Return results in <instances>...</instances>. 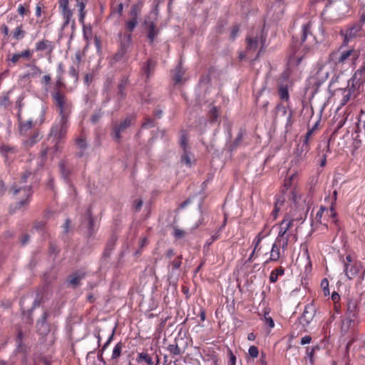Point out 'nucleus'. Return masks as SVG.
<instances>
[{"instance_id":"nucleus-1","label":"nucleus","mask_w":365,"mask_h":365,"mask_svg":"<svg viewBox=\"0 0 365 365\" xmlns=\"http://www.w3.org/2000/svg\"><path fill=\"white\" fill-rule=\"evenodd\" d=\"M317 43L316 37L311 32V23L304 24L300 38L294 36L292 38L291 58L296 60L297 64L299 65L304 55L308 53Z\"/></svg>"},{"instance_id":"nucleus-2","label":"nucleus","mask_w":365,"mask_h":365,"mask_svg":"<svg viewBox=\"0 0 365 365\" xmlns=\"http://www.w3.org/2000/svg\"><path fill=\"white\" fill-rule=\"evenodd\" d=\"M31 173L30 171H25L21 174L19 182H14L9 189V192L12 194L14 197L16 196L19 192H23L24 198L17 202L14 207L11 206L10 212L14 213L21 209H26L29 206L31 198L33 195L31 185H24L27 182L28 178L31 176Z\"/></svg>"},{"instance_id":"nucleus-3","label":"nucleus","mask_w":365,"mask_h":365,"mask_svg":"<svg viewBox=\"0 0 365 365\" xmlns=\"http://www.w3.org/2000/svg\"><path fill=\"white\" fill-rule=\"evenodd\" d=\"M359 308L356 299L347 297L346 299V312L342 321L341 330L344 332L354 328L358 324Z\"/></svg>"},{"instance_id":"nucleus-4","label":"nucleus","mask_w":365,"mask_h":365,"mask_svg":"<svg viewBox=\"0 0 365 365\" xmlns=\"http://www.w3.org/2000/svg\"><path fill=\"white\" fill-rule=\"evenodd\" d=\"M135 115H128L119 121L113 122L110 133L113 140L116 143H120L123 134L125 133L127 130L135 124Z\"/></svg>"},{"instance_id":"nucleus-5","label":"nucleus","mask_w":365,"mask_h":365,"mask_svg":"<svg viewBox=\"0 0 365 365\" xmlns=\"http://www.w3.org/2000/svg\"><path fill=\"white\" fill-rule=\"evenodd\" d=\"M51 98L60 119L69 120L73 108L71 101L64 93L56 92L54 94H51Z\"/></svg>"},{"instance_id":"nucleus-6","label":"nucleus","mask_w":365,"mask_h":365,"mask_svg":"<svg viewBox=\"0 0 365 365\" xmlns=\"http://www.w3.org/2000/svg\"><path fill=\"white\" fill-rule=\"evenodd\" d=\"M340 261L343 264L344 273L349 279H354L362 269L361 262L354 259L351 255L340 256Z\"/></svg>"},{"instance_id":"nucleus-7","label":"nucleus","mask_w":365,"mask_h":365,"mask_svg":"<svg viewBox=\"0 0 365 365\" xmlns=\"http://www.w3.org/2000/svg\"><path fill=\"white\" fill-rule=\"evenodd\" d=\"M69 120L59 119L58 123L51 127L49 135L53 138L55 141L53 148L56 151L58 150V145L66 138Z\"/></svg>"},{"instance_id":"nucleus-8","label":"nucleus","mask_w":365,"mask_h":365,"mask_svg":"<svg viewBox=\"0 0 365 365\" xmlns=\"http://www.w3.org/2000/svg\"><path fill=\"white\" fill-rule=\"evenodd\" d=\"M266 34H264L263 31H260L258 34H257L255 36H247L246 38L247 47L246 50L247 52H254L259 47V44L260 43L259 49L257 52V54L255 58V60L257 59L260 56V53L264 52L266 48Z\"/></svg>"},{"instance_id":"nucleus-9","label":"nucleus","mask_w":365,"mask_h":365,"mask_svg":"<svg viewBox=\"0 0 365 365\" xmlns=\"http://www.w3.org/2000/svg\"><path fill=\"white\" fill-rule=\"evenodd\" d=\"M341 47L338 51H332L329 55V61L334 65H343L351 57L352 60H356L359 56V51L353 48L341 51Z\"/></svg>"},{"instance_id":"nucleus-10","label":"nucleus","mask_w":365,"mask_h":365,"mask_svg":"<svg viewBox=\"0 0 365 365\" xmlns=\"http://www.w3.org/2000/svg\"><path fill=\"white\" fill-rule=\"evenodd\" d=\"M74 1L76 3V6L79 9H81L82 5H83V8H86V4L88 3V0ZM58 6L63 19V28H66L70 24L73 16V11L69 7V0H58Z\"/></svg>"},{"instance_id":"nucleus-11","label":"nucleus","mask_w":365,"mask_h":365,"mask_svg":"<svg viewBox=\"0 0 365 365\" xmlns=\"http://www.w3.org/2000/svg\"><path fill=\"white\" fill-rule=\"evenodd\" d=\"M143 6V2L142 1L132 5L128 14L129 19L125 23V29L127 32L132 33L138 26Z\"/></svg>"},{"instance_id":"nucleus-12","label":"nucleus","mask_w":365,"mask_h":365,"mask_svg":"<svg viewBox=\"0 0 365 365\" xmlns=\"http://www.w3.org/2000/svg\"><path fill=\"white\" fill-rule=\"evenodd\" d=\"M51 314L48 311H45L41 318L36 322V331L37 333L42 336H46L49 332H54L56 329V326L51 324L47 322L48 319L50 317Z\"/></svg>"},{"instance_id":"nucleus-13","label":"nucleus","mask_w":365,"mask_h":365,"mask_svg":"<svg viewBox=\"0 0 365 365\" xmlns=\"http://www.w3.org/2000/svg\"><path fill=\"white\" fill-rule=\"evenodd\" d=\"M142 26L147 31V38L149 44H153L160 34L156 22L151 19L150 16H145Z\"/></svg>"},{"instance_id":"nucleus-14","label":"nucleus","mask_w":365,"mask_h":365,"mask_svg":"<svg viewBox=\"0 0 365 365\" xmlns=\"http://www.w3.org/2000/svg\"><path fill=\"white\" fill-rule=\"evenodd\" d=\"M361 31L362 27L361 24H358L357 23L350 25L345 32L342 30L340 31V34L344 36V41L341 48L347 46L350 41L361 36Z\"/></svg>"},{"instance_id":"nucleus-15","label":"nucleus","mask_w":365,"mask_h":365,"mask_svg":"<svg viewBox=\"0 0 365 365\" xmlns=\"http://www.w3.org/2000/svg\"><path fill=\"white\" fill-rule=\"evenodd\" d=\"M81 225L86 229L85 235L88 239L93 237L96 235L95 218L93 216L91 205L88 207L84 215V220L81 222Z\"/></svg>"},{"instance_id":"nucleus-16","label":"nucleus","mask_w":365,"mask_h":365,"mask_svg":"<svg viewBox=\"0 0 365 365\" xmlns=\"http://www.w3.org/2000/svg\"><path fill=\"white\" fill-rule=\"evenodd\" d=\"M317 312V308L314 303L308 304L305 306L304 312L299 318V323L302 327H307L313 320Z\"/></svg>"},{"instance_id":"nucleus-17","label":"nucleus","mask_w":365,"mask_h":365,"mask_svg":"<svg viewBox=\"0 0 365 365\" xmlns=\"http://www.w3.org/2000/svg\"><path fill=\"white\" fill-rule=\"evenodd\" d=\"M130 84L129 78L128 76H123L118 81V92H117V96L119 101H123L126 98L127 93H126V88Z\"/></svg>"},{"instance_id":"nucleus-18","label":"nucleus","mask_w":365,"mask_h":365,"mask_svg":"<svg viewBox=\"0 0 365 365\" xmlns=\"http://www.w3.org/2000/svg\"><path fill=\"white\" fill-rule=\"evenodd\" d=\"M118 240V236L113 233L109 239L108 240L102 257L103 258H108L110 257L112 251L114 250L116 242Z\"/></svg>"},{"instance_id":"nucleus-19","label":"nucleus","mask_w":365,"mask_h":365,"mask_svg":"<svg viewBox=\"0 0 365 365\" xmlns=\"http://www.w3.org/2000/svg\"><path fill=\"white\" fill-rule=\"evenodd\" d=\"M132 33L128 32L127 34H123L121 32L118 33V37L120 38L119 48L126 51H128L129 47L132 43Z\"/></svg>"},{"instance_id":"nucleus-20","label":"nucleus","mask_w":365,"mask_h":365,"mask_svg":"<svg viewBox=\"0 0 365 365\" xmlns=\"http://www.w3.org/2000/svg\"><path fill=\"white\" fill-rule=\"evenodd\" d=\"M59 172L62 178L68 182L70 181V175L71 174V169L70 168L68 163L65 160H61L58 163Z\"/></svg>"},{"instance_id":"nucleus-21","label":"nucleus","mask_w":365,"mask_h":365,"mask_svg":"<svg viewBox=\"0 0 365 365\" xmlns=\"http://www.w3.org/2000/svg\"><path fill=\"white\" fill-rule=\"evenodd\" d=\"M53 43L45 38L38 41L35 46V50L36 51H43L48 50L50 53L53 51Z\"/></svg>"},{"instance_id":"nucleus-22","label":"nucleus","mask_w":365,"mask_h":365,"mask_svg":"<svg viewBox=\"0 0 365 365\" xmlns=\"http://www.w3.org/2000/svg\"><path fill=\"white\" fill-rule=\"evenodd\" d=\"M156 66L157 61L153 58H148L147 61L144 63L143 71L146 76L147 80L153 74Z\"/></svg>"},{"instance_id":"nucleus-23","label":"nucleus","mask_w":365,"mask_h":365,"mask_svg":"<svg viewBox=\"0 0 365 365\" xmlns=\"http://www.w3.org/2000/svg\"><path fill=\"white\" fill-rule=\"evenodd\" d=\"M33 54V51L30 49H26L23 51L12 55L11 58H8L14 65L16 64L21 58L29 59Z\"/></svg>"},{"instance_id":"nucleus-24","label":"nucleus","mask_w":365,"mask_h":365,"mask_svg":"<svg viewBox=\"0 0 365 365\" xmlns=\"http://www.w3.org/2000/svg\"><path fill=\"white\" fill-rule=\"evenodd\" d=\"M174 74L173 76V81L175 85H179L184 82L183 76L185 75V70L183 69L181 63H179L174 69Z\"/></svg>"},{"instance_id":"nucleus-25","label":"nucleus","mask_w":365,"mask_h":365,"mask_svg":"<svg viewBox=\"0 0 365 365\" xmlns=\"http://www.w3.org/2000/svg\"><path fill=\"white\" fill-rule=\"evenodd\" d=\"M34 126V123L32 120L20 122V124L18 125L19 132L21 135L26 136L29 135V132L33 128Z\"/></svg>"},{"instance_id":"nucleus-26","label":"nucleus","mask_w":365,"mask_h":365,"mask_svg":"<svg viewBox=\"0 0 365 365\" xmlns=\"http://www.w3.org/2000/svg\"><path fill=\"white\" fill-rule=\"evenodd\" d=\"M245 134H246L245 130L243 128H240L237 135L236 138L232 143H230V145L228 147V150L230 152H232L233 150H236L237 148L241 145L243 138L245 135Z\"/></svg>"},{"instance_id":"nucleus-27","label":"nucleus","mask_w":365,"mask_h":365,"mask_svg":"<svg viewBox=\"0 0 365 365\" xmlns=\"http://www.w3.org/2000/svg\"><path fill=\"white\" fill-rule=\"evenodd\" d=\"M281 257L280 249L276 245H272L270 251V257L264 262V265H267L270 262H277Z\"/></svg>"},{"instance_id":"nucleus-28","label":"nucleus","mask_w":365,"mask_h":365,"mask_svg":"<svg viewBox=\"0 0 365 365\" xmlns=\"http://www.w3.org/2000/svg\"><path fill=\"white\" fill-rule=\"evenodd\" d=\"M364 85L359 84V82L352 81V79L350 78L348 81V85L346 89L347 91H350V93L354 95V98L356 97L361 93V87Z\"/></svg>"},{"instance_id":"nucleus-29","label":"nucleus","mask_w":365,"mask_h":365,"mask_svg":"<svg viewBox=\"0 0 365 365\" xmlns=\"http://www.w3.org/2000/svg\"><path fill=\"white\" fill-rule=\"evenodd\" d=\"M182 263V255H180L177 256L173 260L169 262L168 268H171L170 272L172 274H175L176 270H178Z\"/></svg>"},{"instance_id":"nucleus-30","label":"nucleus","mask_w":365,"mask_h":365,"mask_svg":"<svg viewBox=\"0 0 365 365\" xmlns=\"http://www.w3.org/2000/svg\"><path fill=\"white\" fill-rule=\"evenodd\" d=\"M17 152L16 147L8 145H2L0 146V153L5 158V162L9 160V154H15Z\"/></svg>"},{"instance_id":"nucleus-31","label":"nucleus","mask_w":365,"mask_h":365,"mask_svg":"<svg viewBox=\"0 0 365 365\" xmlns=\"http://www.w3.org/2000/svg\"><path fill=\"white\" fill-rule=\"evenodd\" d=\"M84 273L75 272L68 276V282L73 287H76L80 284V282L84 277Z\"/></svg>"},{"instance_id":"nucleus-32","label":"nucleus","mask_w":365,"mask_h":365,"mask_svg":"<svg viewBox=\"0 0 365 365\" xmlns=\"http://www.w3.org/2000/svg\"><path fill=\"white\" fill-rule=\"evenodd\" d=\"M41 139L39 131L37 130H34L31 135L24 141L26 147L30 148L38 142Z\"/></svg>"},{"instance_id":"nucleus-33","label":"nucleus","mask_w":365,"mask_h":365,"mask_svg":"<svg viewBox=\"0 0 365 365\" xmlns=\"http://www.w3.org/2000/svg\"><path fill=\"white\" fill-rule=\"evenodd\" d=\"M346 121V118L343 116L338 115L337 117H334V121L333 122V132L331 135V138L333 137L338 130L343 127Z\"/></svg>"},{"instance_id":"nucleus-34","label":"nucleus","mask_w":365,"mask_h":365,"mask_svg":"<svg viewBox=\"0 0 365 365\" xmlns=\"http://www.w3.org/2000/svg\"><path fill=\"white\" fill-rule=\"evenodd\" d=\"M351 78L352 79V81L359 82V84L364 85L365 83V71L359 68L354 72Z\"/></svg>"},{"instance_id":"nucleus-35","label":"nucleus","mask_w":365,"mask_h":365,"mask_svg":"<svg viewBox=\"0 0 365 365\" xmlns=\"http://www.w3.org/2000/svg\"><path fill=\"white\" fill-rule=\"evenodd\" d=\"M284 268L279 267L272 271L269 275V282L271 283H275L278 280L279 276H282L284 274Z\"/></svg>"},{"instance_id":"nucleus-36","label":"nucleus","mask_w":365,"mask_h":365,"mask_svg":"<svg viewBox=\"0 0 365 365\" xmlns=\"http://www.w3.org/2000/svg\"><path fill=\"white\" fill-rule=\"evenodd\" d=\"M66 88V84L64 82L63 77V76H56V81L54 85L53 91H52L51 94H54L56 92L58 93H63L62 89H64Z\"/></svg>"},{"instance_id":"nucleus-37","label":"nucleus","mask_w":365,"mask_h":365,"mask_svg":"<svg viewBox=\"0 0 365 365\" xmlns=\"http://www.w3.org/2000/svg\"><path fill=\"white\" fill-rule=\"evenodd\" d=\"M26 36V31L24 30L23 24L18 26L12 34L13 38L16 41H19L24 38Z\"/></svg>"},{"instance_id":"nucleus-38","label":"nucleus","mask_w":365,"mask_h":365,"mask_svg":"<svg viewBox=\"0 0 365 365\" xmlns=\"http://www.w3.org/2000/svg\"><path fill=\"white\" fill-rule=\"evenodd\" d=\"M278 94L279 96V98L282 101H284L285 102L289 101V94L288 91V88L287 86L281 85L278 88Z\"/></svg>"},{"instance_id":"nucleus-39","label":"nucleus","mask_w":365,"mask_h":365,"mask_svg":"<svg viewBox=\"0 0 365 365\" xmlns=\"http://www.w3.org/2000/svg\"><path fill=\"white\" fill-rule=\"evenodd\" d=\"M289 235H287L286 237H277L274 245H276L278 248H282L283 250H287Z\"/></svg>"},{"instance_id":"nucleus-40","label":"nucleus","mask_w":365,"mask_h":365,"mask_svg":"<svg viewBox=\"0 0 365 365\" xmlns=\"http://www.w3.org/2000/svg\"><path fill=\"white\" fill-rule=\"evenodd\" d=\"M191 153L190 148L182 149V154L180 158L181 163L190 167L191 166Z\"/></svg>"},{"instance_id":"nucleus-41","label":"nucleus","mask_w":365,"mask_h":365,"mask_svg":"<svg viewBox=\"0 0 365 365\" xmlns=\"http://www.w3.org/2000/svg\"><path fill=\"white\" fill-rule=\"evenodd\" d=\"M31 68V72L24 75V78L36 77L42 73L41 69L35 64L28 65Z\"/></svg>"},{"instance_id":"nucleus-42","label":"nucleus","mask_w":365,"mask_h":365,"mask_svg":"<svg viewBox=\"0 0 365 365\" xmlns=\"http://www.w3.org/2000/svg\"><path fill=\"white\" fill-rule=\"evenodd\" d=\"M319 349L320 348H319V345H316L314 346H312V348L307 347L306 354H307V356L309 358V361L312 364H313L314 361V353L317 350H319Z\"/></svg>"},{"instance_id":"nucleus-43","label":"nucleus","mask_w":365,"mask_h":365,"mask_svg":"<svg viewBox=\"0 0 365 365\" xmlns=\"http://www.w3.org/2000/svg\"><path fill=\"white\" fill-rule=\"evenodd\" d=\"M137 360L138 362L144 361L148 365L153 364V361L152 357L148 353H145V352H141V353L138 354Z\"/></svg>"},{"instance_id":"nucleus-44","label":"nucleus","mask_w":365,"mask_h":365,"mask_svg":"<svg viewBox=\"0 0 365 365\" xmlns=\"http://www.w3.org/2000/svg\"><path fill=\"white\" fill-rule=\"evenodd\" d=\"M180 145L182 149L190 148L188 146V135L186 131L182 132L180 140Z\"/></svg>"},{"instance_id":"nucleus-45","label":"nucleus","mask_w":365,"mask_h":365,"mask_svg":"<svg viewBox=\"0 0 365 365\" xmlns=\"http://www.w3.org/2000/svg\"><path fill=\"white\" fill-rule=\"evenodd\" d=\"M219 111L216 106H213L209 111V120L211 123H215L219 116Z\"/></svg>"},{"instance_id":"nucleus-46","label":"nucleus","mask_w":365,"mask_h":365,"mask_svg":"<svg viewBox=\"0 0 365 365\" xmlns=\"http://www.w3.org/2000/svg\"><path fill=\"white\" fill-rule=\"evenodd\" d=\"M351 97H354V95L350 93V91H347L346 89H342V99L341 101V106L346 105L351 99Z\"/></svg>"},{"instance_id":"nucleus-47","label":"nucleus","mask_w":365,"mask_h":365,"mask_svg":"<svg viewBox=\"0 0 365 365\" xmlns=\"http://www.w3.org/2000/svg\"><path fill=\"white\" fill-rule=\"evenodd\" d=\"M168 350L173 356H180L182 354L181 349L176 343L170 344L168 346Z\"/></svg>"},{"instance_id":"nucleus-48","label":"nucleus","mask_w":365,"mask_h":365,"mask_svg":"<svg viewBox=\"0 0 365 365\" xmlns=\"http://www.w3.org/2000/svg\"><path fill=\"white\" fill-rule=\"evenodd\" d=\"M128 51L118 48V51L113 55V61L114 62H118L124 59L125 54Z\"/></svg>"},{"instance_id":"nucleus-49","label":"nucleus","mask_w":365,"mask_h":365,"mask_svg":"<svg viewBox=\"0 0 365 365\" xmlns=\"http://www.w3.org/2000/svg\"><path fill=\"white\" fill-rule=\"evenodd\" d=\"M60 252V250L58 248L56 244L53 242H49L48 247V254L50 255H54V257H56Z\"/></svg>"},{"instance_id":"nucleus-50","label":"nucleus","mask_w":365,"mask_h":365,"mask_svg":"<svg viewBox=\"0 0 365 365\" xmlns=\"http://www.w3.org/2000/svg\"><path fill=\"white\" fill-rule=\"evenodd\" d=\"M122 348H123V344L121 342H118L115 344V346L113 350V354H112L113 359H118L120 356L121 351H122Z\"/></svg>"},{"instance_id":"nucleus-51","label":"nucleus","mask_w":365,"mask_h":365,"mask_svg":"<svg viewBox=\"0 0 365 365\" xmlns=\"http://www.w3.org/2000/svg\"><path fill=\"white\" fill-rule=\"evenodd\" d=\"M123 11V3H119L118 4H117L116 6H114L113 5H112L111 8H110V16L117 13L118 14V16H122Z\"/></svg>"},{"instance_id":"nucleus-52","label":"nucleus","mask_w":365,"mask_h":365,"mask_svg":"<svg viewBox=\"0 0 365 365\" xmlns=\"http://www.w3.org/2000/svg\"><path fill=\"white\" fill-rule=\"evenodd\" d=\"M83 26V34L86 39H89L92 36V26L91 24L82 25Z\"/></svg>"},{"instance_id":"nucleus-53","label":"nucleus","mask_w":365,"mask_h":365,"mask_svg":"<svg viewBox=\"0 0 365 365\" xmlns=\"http://www.w3.org/2000/svg\"><path fill=\"white\" fill-rule=\"evenodd\" d=\"M155 126V123L154 120L150 117H145L144 122L141 125L142 128H154Z\"/></svg>"},{"instance_id":"nucleus-54","label":"nucleus","mask_w":365,"mask_h":365,"mask_svg":"<svg viewBox=\"0 0 365 365\" xmlns=\"http://www.w3.org/2000/svg\"><path fill=\"white\" fill-rule=\"evenodd\" d=\"M264 237V235H263L262 232L258 233V235L255 237L253 241L255 250L259 251L260 250L261 247H259V244Z\"/></svg>"},{"instance_id":"nucleus-55","label":"nucleus","mask_w":365,"mask_h":365,"mask_svg":"<svg viewBox=\"0 0 365 365\" xmlns=\"http://www.w3.org/2000/svg\"><path fill=\"white\" fill-rule=\"evenodd\" d=\"M294 221V220L291 219L289 216L286 215L281 222V224L289 231V230L293 226Z\"/></svg>"},{"instance_id":"nucleus-56","label":"nucleus","mask_w":365,"mask_h":365,"mask_svg":"<svg viewBox=\"0 0 365 365\" xmlns=\"http://www.w3.org/2000/svg\"><path fill=\"white\" fill-rule=\"evenodd\" d=\"M10 91L7 92L4 96L0 98V106H4L5 108L9 107L11 103L9 100V94Z\"/></svg>"},{"instance_id":"nucleus-57","label":"nucleus","mask_w":365,"mask_h":365,"mask_svg":"<svg viewBox=\"0 0 365 365\" xmlns=\"http://www.w3.org/2000/svg\"><path fill=\"white\" fill-rule=\"evenodd\" d=\"M76 143L78 147L83 150H86L87 148L86 140L83 136L78 137L76 140Z\"/></svg>"},{"instance_id":"nucleus-58","label":"nucleus","mask_w":365,"mask_h":365,"mask_svg":"<svg viewBox=\"0 0 365 365\" xmlns=\"http://www.w3.org/2000/svg\"><path fill=\"white\" fill-rule=\"evenodd\" d=\"M269 311L265 310L264 314V319L265 324L269 327L273 328L274 327V320L271 317L269 316Z\"/></svg>"},{"instance_id":"nucleus-59","label":"nucleus","mask_w":365,"mask_h":365,"mask_svg":"<svg viewBox=\"0 0 365 365\" xmlns=\"http://www.w3.org/2000/svg\"><path fill=\"white\" fill-rule=\"evenodd\" d=\"M293 115H294V110L290 109L289 112V115L287 118V122H286V125H285V128H286L287 130L290 129L294 123Z\"/></svg>"},{"instance_id":"nucleus-60","label":"nucleus","mask_w":365,"mask_h":365,"mask_svg":"<svg viewBox=\"0 0 365 365\" xmlns=\"http://www.w3.org/2000/svg\"><path fill=\"white\" fill-rule=\"evenodd\" d=\"M283 204V201H280L279 200H277L274 203V207L272 212V215L273 216L274 219H276L277 217L278 213L280 210L281 205Z\"/></svg>"},{"instance_id":"nucleus-61","label":"nucleus","mask_w":365,"mask_h":365,"mask_svg":"<svg viewBox=\"0 0 365 365\" xmlns=\"http://www.w3.org/2000/svg\"><path fill=\"white\" fill-rule=\"evenodd\" d=\"M321 287L322 288L325 296L329 295L330 292L329 289V281L327 278H324L322 280Z\"/></svg>"},{"instance_id":"nucleus-62","label":"nucleus","mask_w":365,"mask_h":365,"mask_svg":"<svg viewBox=\"0 0 365 365\" xmlns=\"http://www.w3.org/2000/svg\"><path fill=\"white\" fill-rule=\"evenodd\" d=\"M86 8H83V5L81 6V9H78V21L81 25L85 24V17L86 15Z\"/></svg>"},{"instance_id":"nucleus-63","label":"nucleus","mask_w":365,"mask_h":365,"mask_svg":"<svg viewBox=\"0 0 365 365\" xmlns=\"http://www.w3.org/2000/svg\"><path fill=\"white\" fill-rule=\"evenodd\" d=\"M17 11H18V14L22 16L29 15L30 14V10L29 9V6H27V7H25L22 4H19Z\"/></svg>"},{"instance_id":"nucleus-64","label":"nucleus","mask_w":365,"mask_h":365,"mask_svg":"<svg viewBox=\"0 0 365 365\" xmlns=\"http://www.w3.org/2000/svg\"><path fill=\"white\" fill-rule=\"evenodd\" d=\"M173 236L175 239H182L185 236V232L178 227L174 228Z\"/></svg>"}]
</instances>
